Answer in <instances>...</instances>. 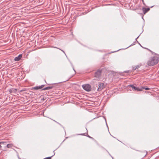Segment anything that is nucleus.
Wrapping results in <instances>:
<instances>
[{"label": "nucleus", "instance_id": "nucleus-6", "mask_svg": "<svg viewBox=\"0 0 159 159\" xmlns=\"http://www.w3.org/2000/svg\"><path fill=\"white\" fill-rule=\"evenodd\" d=\"M105 87L104 84L103 83H98V90L100 91Z\"/></svg>", "mask_w": 159, "mask_h": 159}, {"label": "nucleus", "instance_id": "nucleus-2", "mask_svg": "<svg viewBox=\"0 0 159 159\" xmlns=\"http://www.w3.org/2000/svg\"><path fill=\"white\" fill-rule=\"evenodd\" d=\"M102 69H99L95 73L94 77L98 78H99L101 77Z\"/></svg>", "mask_w": 159, "mask_h": 159}, {"label": "nucleus", "instance_id": "nucleus-4", "mask_svg": "<svg viewBox=\"0 0 159 159\" xmlns=\"http://www.w3.org/2000/svg\"><path fill=\"white\" fill-rule=\"evenodd\" d=\"M83 89L87 91H90L91 90V86L89 84H84L82 85Z\"/></svg>", "mask_w": 159, "mask_h": 159}, {"label": "nucleus", "instance_id": "nucleus-1", "mask_svg": "<svg viewBox=\"0 0 159 159\" xmlns=\"http://www.w3.org/2000/svg\"><path fill=\"white\" fill-rule=\"evenodd\" d=\"M159 61V57L157 56L152 57L147 62L148 65L152 66L157 64Z\"/></svg>", "mask_w": 159, "mask_h": 159}, {"label": "nucleus", "instance_id": "nucleus-19", "mask_svg": "<svg viewBox=\"0 0 159 159\" xmlns=\"http://www.w3.org/2000/svg\"><path fill=\"white\" fill-rule=\"evenodd\" d=\"M142 2H143V4L144 5H145V3H144V2L143 0H142Z\"/></svg>", "mask_w": 159, "mask_h": 159}, {"label": "nucleus", "instance_id": "nucleus-22", "mask_svg": "<svg viewBox=\"0 0 159 159\" xmlns=\"http://www.w3.org/2000/svg\"><path fill=\"white\" fill-rule=\"evenodd\" d=\"M129 72V71H128V72Z\"/></svg>", "mask_w": 159, "mask_h": 159}, {"label": "nucleus", "instance_id": "nucleus-5", "mask_svg": "<svg viewBox=\"0 0 159 159\" xmlns=\"http://www.w3.org/2000/svg\"><path fill=\"white\" fill-rule=\"evenodd\" d=\"M128 86L132 87L133 88V90H134V91H139L142 90V88H139V87H136L133 85L130 84L128 85Z\"/></svg>", "mask_w": 159, "mask_h": 159}, {"label": "nucleus", "instance_id": "nucleus-15", "mask_svg": "<svg viewBox=\"0 0 159 159\" xmlns=\"http://www.w3.org/2000/svg\"><path fill=\"white\" fill-rule=\"evenodd\" d=\"M52 157V156H51V157H46V158H44L43 159H51V158Z\"/></svg>", "mask_w": 159, "mask_h": 159}, {"label": "nucleus", "instance_id": "nucleus-12", "mask_svg": "<svg viewBox=\"0 0 159 159\" xmlns=\"http://www.w3.org/2000/svg\"><path fill=\"white\" fill-rule=\"evenodd\" d=\"M16 91H17V90L15 89H12L10 91V93H12L13 92H16Z\"/></svg>", "mask_w": 159, "mask_h": 159}, {"label": "nucleus", "instance_id": "nucleus-14", "mask_svg": "<svg viewBox=\"0 0 159 159\" xmlns=\"http://www.w3.org/2000/svg\"><path fill=\"white\" fill-rule=\"evenodd\" d=\"M141 88H142V89H145L146 90H149L150 89L148 88L141 87Z\"/></svg>", "mask_w": 159, "mask_h": 159}, {"label": "nucleus", "instance_id": "nucleus-9", "mask_svg": "<svg viewBox=\"0 0 159 159\" xmlns=\"http://www.w3.org/2000/svg\"><path fill=\"white\" fill-rule=\"evenodd\" d=\"M22 54H20L18 57H16L14 58V60L16 61H19L22 57Z\"/></svg>", "mask_w": 159, "mask_h": 159}, {"label": "nucleus", "instance_id": "nucleus-10", "mask_svg": "<svg viewBox=\"0 0 159 159\" xmlns=\"http://www.w3.org/2000/svg\"><path fill=\"white\" fill-rule=\"evenodd\" d=\"M140 66L138 65L136 66H134L133 67V70H136V69L139 68Z\"/></svg>", "mask_w": 159, "mask_h": 159}, {"label": "nucleus", "instance_id": "nucleus-18", "mask_svg": "<svg viewBox=\"0 0 159 159\" xmlns=\"http://www.w3.org/2000/svg\"><path fill=\"white\" fill-rule=\"evenodd\" d=\"M55 48H57V49H60V50H61V51H62L63 52H64V51H63V50H61L59 48H57V47H55Z\"/></svg>", "mask_w": 159, "mask_h": 159}, {"label": "nucleus", "instance_id": "nucleus-8", "mask_svg": "<svg viewBox=\"0 0 159 159\" xmlns=\"http://www.w3.org/2000/svg\"><path fill=\"white\" fill-rule=\"evenodd\" d=\"M150 10L149 8H146L145 7H143L142 10L143 11V13L144 14H145L146 13H147L148 11H149Z\"/></svg>", "mask_w": 159, "mask_h": 159}, {"label": "nucleus", "instance_id": "nucleus-3", "mask_svg": "<svg viewBox=\"0 0 159 159\" xmlns=\"http://www.w3.org/2000/svg\"><path fill=\"white\" fill-rule=\"evenodd\" d=\"M50 85H52V86L48 87H47L44 88L43 89H42V90H49V89H51L53 88H58V84H51Z\"/></svg>", "mask_w": 159, "mask_h": 159}, {"label": "nucleus", "instance_id": "nucleus-16", "mask_svg": "<svg viewBox=\"0 0 159 159\" xmlns=\"http://www.w3.org/2000/svg\"><path fill=\"white\" fill-rule=\"evenodd\" d=\"M80 135H85V136H86V135H85V134H84H84H80Z\"/></svg>", "mask_w": 159, "mask_h": 159}, {"label": "nucleus", "instance_id": "nucleus-20", "mask_svg": "<svg viewBox=\"0 0 159 159\" xmlns=\"http://www.w3.org/2000/svg\"><path fill=\"white\" fill-rule=\"evenodd\" d=\"M147 49L148 50H149V51L151 52V51L150 50H149V49H148V48H147Z\"/></svg>", "mask_w": 159, "mask_h": 159}, {"label": "nucleus", "instance_id": "nucleus-13", "mask_svg": "<svg viewBox=\"0 0 159 159\" xmlns=\"http://www.w3.org/2000/svg\"><path fill=\"white\" fill-rule=\"evenodd\" d=\"M7 142H0V144H6Z\"/></svg>", "mask_w": 159, "mask_h": 159}, {"label": "nucleus", "instance_id": "nucleus-17", "mask_svg": "<svg viewBox=\"0 0 159 159\" xmlns=\"http://www.w3.org/2000/svg\"><path fill=\"white\" fill-rule=\"evenodd\" d=\"M88 137L91 139H93V138L92 137H90V136H89V135H88Z\"/></svg>", "mask_w": 159, "mask_h": 159}, {"label": "nucleus", "instance_id": "nucleus-21", "mask_svg": "<svg viewBox=\"0 0 159 159\" xmlns=\"http://www.w3.org/2000/svg\"><path fill=\"white\" fill-rule=\"evenodd\" d=\"M1 64H0V69L1 68Z\"/></svg>", "mask_w": 159, "mask_h": 159}, {"label": "nucleus", "instance_id": "nucleus-11", "mask_svg": "<svg viewBox=\"0 0 159 159\" xmlns=\"http://www.w3.org/2000/svg\"><path fill=\"white\" fill-rule=\"evenodd\" d=\"M13 144H8L7 145V147L8 148H11Z\"/></svg>", "mask_w": 159, "mask_h": 159}, {"label": "nucleus", "instance_id": "nucleus-7", "mask_svg": "<svg viewBox=\"0 0 159 159\" xmlns=\"http://www.w3.org/2000/svg\"><path fill=\"white\" fill-rule=\"evenodd\" d=\"M44 86V85H42L40 86H36L35 87H34L32 88V90H37L39 89H41L43 88Z\"/></svg>", "mask_w": 159, "mask_h": 159}]
</instances>
